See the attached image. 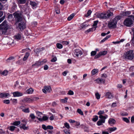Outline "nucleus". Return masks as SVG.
I'll use <instances>...</instances> for the list:
<instances>
[{
  "label": "nucleus",
  "instance_id": "f257e3e1",
  "mask_svg": "<svg viewBox=\"0 0 134 134\" xmlns=\"http://www.w3.org/2000/svg\"><path fill=\"white\" fill-rule=\"evenodd\" d=\"M113 13L110 10H108L106 12H103L101 13H98L97 15L98 18L102 19H109L110 16H113Z\"/></svg>",
  "mask_w": 134,
  "mask_h": 134
},
{
  "label": "nucleus",
  "instance_id": "f03ea898",
  "mask_svg": "<svg viewBox=\"0 0 134 134\" xmlns=\"http://www.w3.org/2000/svg\"><path fill=\"white\" fill-rule=\"evenodd\" d=\"M7 21L4 20L0 25V30L2 35H4L7 34V30L9 28V26L7 24Z\"/></svg>",
  "mask_w": 134,
  "mask_h": 134
},
{
  "label": "nucleus",
  "instance_id": "7ed1b4c3",
  "mask_svg": "<svg viewBox=\"0 0 134 134\" xmlns=\"http://www.w3.org/2000/svg\"><path fill=\"white\" fill-rule=\"evenodd\" d=\"M120 19V17L117 16L114 19L112 20L109 22L108 25L109 28H114L116 27L118 21Z\"/></svg>",
  "mask_w": 134,
  "mask_h": 134
},
{
  "label": "nucleus",
  "instance_id": "20e7f679",
  "mask_svg": "<svg viewBox=\"0 0 134 134\" xmlns=\"http://www.w3.org/2000/svg\"><path fill=\"white\" fill-rule=\"evenodd\" d=\"M133 51L131 50L127 51L124 54L125 58L129 60H132L134 57V53Z\"/></svg>",
  "mask_w": 134,
  "mask_h": 134
},
{
  "label": "nucleus",
  "instance_id": "39448f33",
  "mask_svg": "<svg viewBox=\"0 0 134 134\" xmlns=\"http://www.w3.org/2000/svg\"><path fill=\"white\" fill-rule=\"evenodd\" d=\"M107 115H106L105 116L103 115L99 116V118L100 119H99V121L97 122V124L98 126H100L102 125L103 123L105 122V119L107 118Z\"/></svg>",
  "mask_w": 134,
  "mask_h": 134
},
{
  "label": "nucleus",
  "instance_id": "423d86ee",
  "mask_svg": "<svg viewBox=\"0 0 134 134\" xmlns=\"http://www.w3.org/2000/svg\"><path fill=\"white\" fill-rule=\"evenodd\" d=\"M133 21L130 18H127L124 21V24L128 27H131L133 24Z\"/></svg>",
  "mask_w": 134,
  "mask_h": 134
},
{
  "label": "nucleus",
  "instance_id": "0eeeda50",
  "mask_svg": "<svg viewBox=\"0 0 134 134\" xmlns=\"http://www.w3.org/2000/svg\"><path fill=\"white\" fill-rule=\"evenodd\" d=\"M13 15L16 23L21 21L23 20V18L21 16V14L20 13L15 12L13 13Z\"/></svg>",
  "mask_w": 134,
  "mask_h": 134
},
{
  "label": "nucleus",
  "instance_id": "6e6552de",
  "mask_svg": "<svg viewBox=\"0 0 134 134\" xmlns=\"http://www.w3.org/2000/svg\"><path fill=\"white\" fill-rule=\"evenodd\" d=\"M26 25L24 22H20L18 24V26H17V28H19L21 31H23L25 28Z\"/></svg>",
  "mask_w": 134,
  "mask_h": 134
},
{
  "label": "nucleus",
  "instance_id": "1a4fd4ad",
  "mask_svg": "<svg viewBox=\"0 0 134 134\" xmlns=\"http://www.w3.org/2000/svg\"><path fill=\"white\" fill-rule=\"evenodd\" d=\"M74 54L77 57L80 56L83 54L82 51L79 49H76L74 51Z\"/></svg>",
  "mask_w": 134,
  "mask_h": 134
},
{
  "label": "nucleus",
  "instance_id": "9d476101",
  "mask_svg": "<svg viewBox=\"0 0 134 134\" xmlns=\"http://www.w3.org/2000/svg\"><path fill=\"white\" fill-rule=\"evenodd\" d=\"M47 62V60L46 59H44L41 61H39L36 62L35 64H33L32 66H33L35 65H36L38 66L42 65L44 64Z\"/></svg>",
  "mask_w": 134,
  "mask_h": 134
},
{
  "label": "nucleus",
  "instance_id": "9b49d317",
  "mask_svg": "<svg viewBox=\"0 0 134 134\" xmlns=\"http://www.w3.org/2000/svg\"><path fill=\"white\" fill-rule=\"evenodd\" d=\"M42 90L43 92L46 93L47 91L48 92H50L51 90V88L49 86H45L44 87V88L42 89Z\"/></svg>",
  "mask_w": 134,
  "mask_h": 134
},
{
  "label": "nucleus",
  "instance_id": "f8f14e48",
  "mask_svg": "<svg viewBox=\"0 0 134 134\" xmlns=\"http://www.w3.org/2000/svg\"><path fill=\"white\" fill-rule=\"evenodd\" d=\"M13 96L15 97H19L22 96L23 94L22 93L18 91H16L13 92Z\"/></svg>",
  "mask_w": 134,
  "mask_h": 134
},
{
  "label": "nucleus",
  "instance_id": "ddd939ff",
  "mask_svg": "<svg viewBox=\"0 0 134 134\" xmlns=\"http://www.w3.org/2000/svg\"><path fill=\"white\" fill-rule=\"evenodd\" d=\"M20 109L22 110L25 113H29L30 110L29 108H25L24 106H21L20 107Z\"/></svg>",
  "mask_w": 134,
  "mask_h": 134
},
{
  "label": "nucleus",
  "instance_id": "4468645a",
  "mask_svg": "<svg viewBox=\"0 0 134 134\" xmlns=\"http://www.w3.org/2000/svg\"><path fill=\"white\" fill-rule=\"evenodd\" d=\"M22 34H21L18 33L15 35L14 37V39L17 40H20L22 37Z\"/></svg>",
  "mask_w": 134,
  "mask_h": 134
},
{
  "label": "nucleus",
  "instance_id": "2eb2a0df",
  "mask_svg": "<svg viewBox=\"0 0 134 134\" xmlns=\"http://www.w3.org/2000/svg\"><path fill=\"white\" fill-rule=\"evenodd\" d=\"M9 96H10V95L9 93H1L0 94V97L1 98H6Z\"/></svg>",
  "mask_w": 134,
  "mask_h": 134
},
{
  "label": "nucleus",
  "instance_id": "dca6fc26",
  "mask_svg": "<svg viewBox=\"0 0 134 134\" xmlns=\"http://www.w3.org/2000/svg\"><path fill=\"white\" fill-rule=\"evenodd\" d=\"M36 118L40 121H46L48 119V118L47 116H43L42 118L36 117Z\"/></svg>",
  "mask_w": 134,
  "mask_h": 134
},
{
  "label": "nucleus",
  "instance_id": "f3484780",
  "mask_svg": "<svg viewBox=\"0 0 134 134\" xmlns=\"http://www.w3.org/2000/svg\"><path fill=\"white\" fill-rule=\"evenodd\" d=\"M105 96L106 98L109 99L112 98L113 97L112 94L110 92H107Z\"/></svg>",
  "mask_w": 134,
  "mask_h": 134
},
{
  "label": "nucleus",
  "instance_id": "a211bd4d",
  "mask_svg": "<svg viewBox=\"0 0 134 134\" xmlns=\"http://www.w3.org/2000/svg\"><path fill=\"white\" fill-rule=\"evenodd\" d=\"M105 80L102 79H97L95 81L98 83H104L105 82Z\"/></svg>",
  "mask_w": 134,
  "mask_h": 134
},
{
  "label": "nucleus",
  "instance_id": "6ab92c4d",
  "mask_svg": "<svg viewBox=\"0 0 134 134\" xmlns=\"http://www.w3.org/2000/svg\"><path fill=\"white\" fill-rule=\"evenodd\" d=\"M108 122L110 125H111L115 124V121L113 119H110L109 120Z\"/></svg>",
  "mask_w": 134,
  "mask_h": 134
},
{
  "label": "nucleus",
  "instance_id": "aec40b11",
  "mask_svg": "<svg viewBox=\"0 0 134 134\" xmlns=\"http://www.w3.org/2000/svg\"><path fill=\"white\" fill-rule=\"evenodd\" d=\"M30 4L33 7H34L35 8H36L37 6V4L35 2L32 1H30Z\"/></svg>",
  "mask_w": 134,
  "mask_h": 134
},
{
  "label": "nucleus",
  "instance_id": "412c9836",
  "mask_svg": "<svg viewBox=\"0 0 134 134\" xmlns=\"http://www.w3.org/2000/svg\"><path fill=\"white\" fill-rule=\"evenodd\" d=\"M20 128L21 129H23L25 130H27L28 129V126H26L24 124H21L20 126Z\"/></svg>",
  "mask_w": 134,
  "mask_h": 134
},
{
  "label": "nucleus",
  "instance_id": "4be33fe9",
  "mask_svg": "<svg viewBox=\"0 0 134 134\" xmlns=\"http://www.w3.org/2000/svg\"><path fill=\"white\" fill-rule=\"evenodd\" d=\"M33 92V89L31 88L27 90L26 91V92L27 94H29L32 93Z\"/></svg>",
  "mask_w": 134,
  "mask_h": 134
},
{
  "label": "nucleus",
  "instance_id": "5701e85b",
  "mask_svg": "<svg viewBox=\"0 0 134 134\" xmlns=\"http://www.w3.org/2000/svg\"><path fill=\"white\" fill-rule=\"evenodd\" d=\"M98 71V70L97 69H94L92 70L91 73L92 75H94L97 73Z\"/></svg>",
  "mask_w": 134,
  "mask_h": 134
},
{
  "label": "nucleus",
  "instance_id": "b1692460",
  "mask_svg": "<svg viewBox=\"0 0 134 134\" xmlns=\"http://www.w3.org/2000/svg\"><path fill=\"white\" fill-rule=\"evenodd\" d=\"M29 54L28 53H26L23 58V60L25 61L26 60L29 56Z\"/></svg>",
  "mask_w": 134,
  "mask_h": 134
},
{
  "label": "nucleus",
  "instance_id": "393cba45",
  "mask_svg": "<svg viewBox=\"0 0 134 134\" xmlns=\"http://www.w3.org/2000/svg\"><path fill=\"white\" fill-rule=\"evenodd\" d=\"M14 57H10L8 58L6 60V61L7 62H9L14 59Z\"/></svg>",
  "mask_w": 134,
  "mask_h": 134
},
{
  "label": "nucleus",
  "instance_id": "a878e982",
  "mask_svg": "<svg viewBox=\"0 0 134 134\" xmlns=\"http://www.w3.org/2000/svg\"><path fill=\"white\" fill-rule=\"evenodd\" d=\"M75 15V14L74 13L70 15L68 18V21L71 20L74 17Z\"/></svg>",
  "mask_w": 134,
  "mask_h": 134
},
{
  "label": "nucleus",
  "instance_id": "bb28decb",
  "mask_svg": "<svg viewBox=\"0 0 134 134\" xmlns=\"http://www.w3.org/2000/svg\"><path fill=\"white\" fill-rule=\"evenodd\" d=\"M96 27H95L92 28L87 30V31H85V33H86L87 32H89L90 31H92L93 29L94 30H95L96 29Z\"/></svg>",
  "mask_w": 134,
  "mask_h": 134
},
{
  "label": "nucleus",
  "instance_id": "cd10ccee",
  "mask_svg": "<svg viewBox=\"0 0 134 134\" xmlns=\"http://www.w3.org/2000/svg\"><path fill=\"white\" fill-rule=\"evenodd\" d=\"M132 31L133 32V36L132 38L131 41L132 43L134 44V28L132 29Z\"/></svg>",
  "mask_w": 134,
  "mask_h": 134
},
{
  "label": "nucleus",
  "instance_id": "c85d7f7f",
  "mask_svg": "<svg viewBox=\"0 0 134 134\" xmlns=\"http://www.w3.org/2000/svg\"><path fill=\"white\" fill-rule=\"evenodd\" d=\"M63 128L66 127L67 129H69L70 128V126L69 124L67 122H65L64 123V126L63 127Z\"/></svg>",
  "mask_w": 134,
  "mask_h": 134
},
{
  "label": "nucleus",
  "instance_id": "c756f323",
  "mask_svg": "<svg viewBox=\"0 0 134 134\" xmlns=\"http://www.w3.org/2000/svg\"><path fill=\"white\" fill-rule=\"evenodd\" d=\"M117 128L116 127H113L109 128L108 129V130H109L110 132H109L111 133V132L114 131Z\"/></svg>",
  "mask_w": 134,
  "mask_h": 134
},
{
  "label": "nucleus",
  "instance_id": "7c9ffc66",
  "mask_svg": "<svg viewBox=\"0 0 134 134\" xmlns=\"http://www.w3.org/2000/svg\"><path fill=\"white\" fill-rule=\"evenodd\" d=\"M77 112L81 115H83V111L80 109H77Z\"/></svg>",
  "mask_w": 134,
  "mask_h": 134
},
{
  "label": "nucleus",
  "instance_id": "2f4dec72",
  "mask_svg": "<svg viewBox=\"0 0 134 134\" xmlns=\"http://www.w3.org/2000/svg\"><path fill=\"white\" fill-rule=\"evenodd\" d=\"M91 12L92 11L91 10H89L87 12V14L85 15V16L86 17H87L89 16L90 15Z\"/></svg>",
  "mask_w": 134,
  "mask_h": 134
},
{
  "label": "nucleus",
  "instance_id": "473e14b6",
  "mask_svg": "<svg viewBox=\"0 0 134 134\" xmlns=\"http://www.w3.org/2000/svg\"><path fill=\"white\" fill-rule=\"evenodd\" d=\"M35 52L36 53V54H37L38 53L41 51L40 48H37L34 50Z\"/></svg>",
  "mask_w": 134,
  "mask_h": 134
},
{
  "label": "nucleus",
  "instance_id": "72a5a7b5",
  "mask_svg": "<svg viewBox=\"0 0 134 134\" xmlns=\"http://www.w3.org/2000/svg\"><path fill=\"white\" fill-rule=\"evenodd\" d=\"M36 115L38 116V117H41L42 114L41 112L39 111H36Z\"/></svg>",
  "mask_w": 134,
  "mask_h": 134
},
{
  "label": "nucleus",
  "instance_id": "f704fd0d",
  "mask_svg": "<svg viewBox=\"0 0 134 134\" xmlns=\"http://www.w3.org/2000/svg\"><path fill=\"white\" fill-rule=\"evenodd\" d=\"M26 0H17L19 3L23 4L25 3Z\"/></svg>",
  "mask_w": 134,
  "mask_h": 134
},
{
  "label": "nucleus",
  "instance_id": "c9c22d12",
  "mask_svg": "<svg viewBox=\"0 0 134 134\" xmlns=\"http://www.w3.org/2000/svg\"><path fill=\"white\" fill-rule=\"evenodd\" d=\"M57 48L59 49H61L63 47V46L61 44L59 43H57Z\"/></svg>",
  "mask_w": 134,
  "mask_h": 134
},
{
  "label": "nucleus",
  "instance_id": "e433bc0d",
  "mask_svg": "<svg viewBox=\"0 0 134 134\" xmlns=\"http://www.w3.org/2000/svg\"><path fill=\"white\" fill-rule=\"evenodd\" d=\"M123 120L126 123H128L130 121L129 119L126 118H122Z\"/></svg>",
  "mask_w": 134,
  "mask_h": 134
},
{
  "label": "nucleus",
  "instance_id": "4c0bfd02",
  "mask_svg": "<svg viewBox=\"0 0 134 134\" xmlns=\"http://www.w3.org/2000/svg\"><path fill=\"white\" fill-rule=\"evenodd\" d=\"M20 124V121H16L13 123V125L15 126H18Z\"/></svg>",
  "mask_w": 134,
  "mask_h": 134
},
{
  "label": "nucleus",
  "instance_id": "58836bf2",
  "mask_svg": "<svg viewBox=\"0 0 134 134\" xmlns=\"http://www.w3.org/2000/svg\"><path fill=\"white\" fill-rule=\"evenodd\" d=\"M107 52L106 51H104L103 52H99L101 56L105 55L107 54Z\"/></svg>",
  "mask_w": 134,
  "mask_h": 134
},
{
  "label": "nucleus",
  "instance_id": "ea45409f",
  "mask_svg": "<svg viewBox=\"0 0 134 134\" xmlns=\"http://www.w3.org/2000/svg\"><path fill=\"white\" fill-rule=\"evenodd\" d=\"M95 96L97 99H99L100 98V95L98 93H96L95 94Z\"/></svg>",
  "mask_w": 134,
  "mask_h": 134
},
{
  "label": "nucleus",
  "instance_id": "a19ab883",
  "mask_svg": "<svg viewBox=\"0 0 134 134\" xmlns=\"http://www.w3.org/2000/svg\"><path fill=\"white\" fill-rule=\"evenodd\" d=\"M98 119V117L96 115L94 116L93 119L92 120L94 122L96 121Z\"/></svg>",
  "mask_w": 134,
  "mask_h": 134
},
{
  "label": "nucleus",
  "instance_id": "79ce46f5",
  "mask_svg": "<svg viewBox=\"0 0 134 134\" xmlns=\"http://www.w3.org/2000/svg\"><path fill=\"white\" fill-rule=\"evenodd\" d=\"M97 53V51H93L91 52V56H93L95 55Z\"/></svg>",
  "mask_w": 134,
  "mask_h": 134
},
{
  "label": "nucleus",
  "instance_id": "37998d69",
  "mask_svg": "<svg viewBox=\"0 0 134 134\" xmlns=\"http://www.w3.org/2000/svg\"><path fill=\"white\" fill-rule=\"evenodd\" d=\"M104 113V110H100L98 112V114L99 115V116L102 115Z\"/></svg>",
  "mask_w": 134,
  "mask_h": 134
},
{
  "label": "nucleus",
  "instance_id": "c03bdc74",
  "mask_svg": "<svg viewBox=\"0 0 134 134\" xmlns=\"http://www.w3.org/2000/svg\"><path fill=\"white\" fill-rule=\"evenodd\" d=\"M64 132L65 134H70L69 131V130H68L66 129H65L64 130Z\"/></svg>",
  "mask_w": 134,
  "mask_h": 134
},
{
  "label": "nucleus",
  "instance_id": "a18cd8bd",
  "mask_svg": "<svg viewBox=\"0 0 134 134\" xmlns=\"http://www.w3.org/2000/svg\"><path fill=\"white\" fill-rule=\"evenodd\" d=\"M8 73V71L7 70H4L2 73V74L4 76L6 75Z\"/></svg>",
  "mask_w": 134,
  "mask_h": 134
},
{
  "label": "nucleus",
  "instance_id": "49530a36",
  "mask_svg": "<svg viewBox=\"0 0 134 134\" xmlns=\"http://www.w3.org/2000/svg\"><path fill=\"white\" fill-rule=\"evenodd\" d=\"M30 117L32 119H34L36 118V117L34 114L32 113L30 114Z\"/></svg>",
  "mask_w": 134,
  "mask_h": 134
},
{
  "label": "nucleus",
  "instance_id": "de8ad7c7",
  "mask_svg": "<svg viewBox=\"0 0 134 134\" xmlns=\"http://www.w3.org/2000/svg\"><path fill=\"white\" fill-rule=\"evenodd\" d=\"M10 100H12L13 103L14 104H16L17 103V100L16 99H11Z\"/></svg>",
  "mask_w": 134,
  "mask_h": 134
},
{
  "label": "nucleus",
  "instance_id": "09e8293b",
  "mask_svg": "<svg viewBox=\"0 0 134 134\" xmlns=\"http://www.w3.org/2000/svg\"><path fill=\"white\" fill-rule=\"evenodd\" d=\"M3 102L4 103L7 104H9L10 103V101L8 99L4 100L3 101Z\"/></svg>",
  "mask_w": 134,
  "mask_h": 134
},
{
  "label": "nucleus",
  "instance_id": "8fccbe9b",
  "mask_svg": "<svg viewBox=\"0 0 134 134\" xmlns=\"http://www.w3.org/2000/svg\"><path fill=\"white\" fill-rule=\"evenodd\" d=\"M16 64L18 65H21L23 64V62L22 60H19L16 62Z\"/></svg>",
  "mask_w": 134,
  "mask_h": 134
},
{
  "label": "nucleus",
  "instance_id": "3c124183",
  "mask_svg": "<svg viewBox=\"0 0 134 134\" xmlns=\"http://www.w3.org/2000/svg\"><path fill=\"white\" fill-rule=\"evenodd\" d=\"M57 58L56 57H54L51 60V61L52 62H54L57 60Z\"/></svg>",
  "mask_w": 134,
  "mask_h": 134
},
{
  "label": "nucleus",
  "instance_id": "603ef678",
  "mask_svg": "<svg viewBox=\"0 0 134 134\" xmlns=\"http://www.w3.org/2000/svg\"><path fill=\"white\" fill-rule=\"evenodd\" d=\"M39 99V98L37 97H33L31 98V100L33 101H36Z\"/></svg>",
  "mask_w": 134,
  "mask_h": 134
},
{
  "label": "nucleus",
  "instance_id": "864d4df0",
  "mask_svg": "<svg viewBox=\"0 0 134 134\" xmlns=\"http://www.w3.org/2000/svg\"><path fill=\"white\" fill-rule=\"evenodd\" d=\"M98 22V20H96L94 21V23L93 25V26H96Z\"/></svg>",
  "mask_w": 134,
  "mask_h": 134
},
{
  "label": "nucleus",
  "instance_id": "5fc2aeb1",
  "mask_svg": "<svg viewBox=\"0 0 134 134\" xmlns=\"http://www.w3.org/2000/svg\"><path fill=\"white\" fill-rule=\"evenodd\" d=\"M31 100V99H30L28 98H25V100L26 102H29L32 101Z\"/></svg>",
  "mask_w": 134,
  "mask_h": 134
},
{
  "label": "nucleus",
  "instance_id": "6e6d98bb",
  "mask_svg": "<svg viewBox=\"0 0 134 134\" xmlns=\"http://www.w3.org/2000/svg\"><path fill=\"white\" fill-rule=\"evenodd\" d=\"M68 94L69 95H73L74 94L73 92L71 90H69L68 93Z\"/></svg>",
  "mask_w": 134,
  "mask_h": 134
},
{
  "label": "nucleus",
  "instance_id": "4d7b16f0",
  "mask_svg": "<svg viewBox=\"0 0 134 134\" xmlns=\"http://www.w3.org/2000/svg\"><path fill=\"white\" fill-rule=\"evenodd\" d=\"M101 56L100 53H99V54H97V55H96L94 57V58L95 59L98 58H99Z\"/></svg>",
  "mask_w": 134,
  "mask_h": 134
},
{
  "label": "nucleus",
  "instance_id": "13d9d810",
  "mask_svg": "<svg viewBox=\"0 0 134 134\" xmlns=\"http://www.w3.org/2000/svg\"><path fill=\"white\" fill-rule=\"evenodd\" d=\"M47 129L52 130L53 129V127L51 126L48 125L47 126Z\"/></svg>",
  "mask_w": 134,
  "mask_h": 134
},
{
  "label": "nucleus",
  "instance_id": "bf43d9fd",
  "mask_svg": "<svg viewBox=\"0 0 134 134\" xmlns=\"http://www.w3.org/2000/svg\"><path fill=\"white\" fill-rule=\"evenodd\" d=\"M68 72V71H66L63 72L62 73V74L64 76H65L66 75L67 73Z\"/></svg>",
  "mask_w": 134,
  "mask_h": 134
},
{
  "label": "nucleus",
  "instance_id": "052dcab7",
  "mask_svg": "<svg viewBox=\"0 0 134 134\" xmlns=\"http://www.w3.org/2000/svg\"><path fill=\"white\" fill-rule=\"evenodd\" d=\"M15 128V127L14 126H11L10 127V130L11 131H14Z\"/></svg>",
  "mask_w": 134,
  "mask_h": 134
},
{
  "label": "nucleus",
  "instance_id": "680f3d73",
  "mask_svg": "<svg viewBox=\"0 0 134 134\" xmlns=\"http://www.w3.org/2000/svg\"><path fill=\"white\" fill-rule=\"evenodd\" d=\"M48 66L47 65H45L44 66V70H47L48 68Z\"/></svg>",
  "mask_w": 134,
  "mask_h": 134
},
{
  "label": "nucleus",
  "instance_id": "e2e57ef3",
  "mask_svg": "<svg viewBox=\"0 0 134 134\" xmlns=\"http://www.w3.org/2000/svg\"><path fill=\"white\" fill-rule=\"evenodd\" d=\"M102 76L104 78H106L107 77V75L106 74H103L102 75Z\"/></svg>",
  "mask_w": 134,
  "mask_h": 134
},
{
  "label": "nucleus",
  "instance_id": "0e129e2a",
  "mask_svg": "<svg viewBox=\"0 0 134 134\" xmlns=\"http://www.w3.org/2000/svg\"><path fill=\"white\" fill-rule=\"evenodd\" d=\"M69 122L70 123H73L75 122V121L74 120H72V119H70L68 120Z\"/></svg>",
  "mask_w": 134,
  "mask_h": 134
},
{
  "label": "nucleus",
  "instance_id": "69168bd1",
  "mask_svg": "<svg viewBox=\"0 0 134 134\" xmlns=\"http://www.w3.org/2000/svg\"><path fill=\"white\" fill-rule=\"evenodd\" d=\"M8 18V19H10L11 20H12L13 19V15L11 14L9 15Z\"/></svg>",
  "mask_w": 134,
  "mask_h": 134
},
{
  "label": "nucleus",
  "instance_id": "338daca9",
  "mask_svg": "<svg viewBox=\"0 0 134 134\" xmlns=\"http://www.w3.org/2000/svg\"><path fill=\"white\" fill-rule=\"evenodd\" d=\"M130 70L132 71H134V66H133L130 67Z\"/></svg>",
  "mask_w": 134,
  "mask_h": 134
},
{
  "label": "nucleus",
  "instance_id": "774afa93",
  "mask_svg": "<svg viewBox=\"0 0 134 134\" xmlns=\"http://www.w3.org/2000/svg\"><path fill=\"white\" fill-rule=\"evenodd\" d=\"M131 121L132 123H134V116H132L131 118Z\"/></svg>",
  "mask_w": 134,
  "mask_h": 134
}]
</instances>
